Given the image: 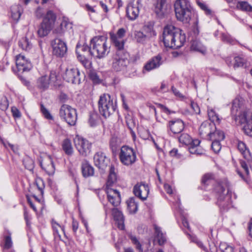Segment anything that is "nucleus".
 Segmentation results:
<instances>
[{
	"label": "nucleus",
	"instance_id": "nucleus-1",
	"mask_svg": "<svg viewBox=\"0 0 252 252\" xmlns=\"http://www.w3.org/2000/svg\"><path fill=\"white\" fill-rule=\"evenodd\" d=\"M162 40L166 47L178 48L186 41V36L182 31L172 25H167L163 29Z\"/></svg>",
	"mask_w": 252,
	"mask_h": 252
},
{
	"label": "nucleus",
	"instance_id": "nucleus-2",
	"mask_svg": "<svg viewBox=\"0 0 252 252\" xmlns=\"http://www.w3.org/2000/svg\"><path fill=\"white\" fill-rule=\"evenodd\" d=\"M107 38L103 36H94L91 40V55L97 59L106 57L110 52Z\"/></svg>",
	"mask_w": 252,
	"mask_h": 252
},
{
	"label": "nucleus",
	"instance_id": "nucleus-3",
	"mask_svg": "<svg viewBox=\"0 0 252 252\" xmlns=\"http://www.w3.org/2000/svg\"><path fill=\"white\" fill-rule=\"evenodd\" d=\"M174 9L177 20L187 23L191 18L193 8L189 0H176Z\"/></svg>",
	"mask_w": 252,
	"mask_h": 252
},
{
	"label": "nucleus",
	"instance_id": "nucleus-4",
	"mask_svg": "<svg viewBox=\"0 0 252 252\" xmlns=\"http://www.w3.org/2000/svg\"><path fill=\"white\" fill-rule=\"evenodd\" d=\"M129 55L126 50H116L111 57V67L115 71H125L129 64Z\"/></svg>",
	"mask_w": 252,
	"mask_h": 252
},
{
	"label": "nucleus",
	"instance_id": "nucleus-5",
	"mask_svg": "<svg viewBox=\"0 0 252 252\" xmlns=\"http://www.w3.org/2000/svg\"><path fill=\"white\" fill-rule=\"evenodd\" d=\"M98 106L100 113L105 118L112 115L117 107L116 101L108 94H104L100 96Z\"/></svg>",
	"mask_w": 252,
	"mask_h": 252
},
{
	"label": "nucleus",
	"instance_id": "nucleus-6",
	"mask_svg": "<svg viewBox=\"0 0 252 252\" xmlns=\"http://www.w3.org/2000/svg\"><path fill=\"white\" fill-rule=\"evenodd\" d=\"M215 189L219 194L218 205L221 209H227L231 205V195L227 183H218Z\"/></svg>",
	"mask_w": 252,
	"mask_h": 252
},
{
	"label": "nucleus",
	"instance_id": "nucleus-7",
	"mask_svg": "<svg viewBox=\"0 0 252 252\" xmlns=\"http://www.w3.org/2000/svg\"><path fill=\"white\" fill-rule=\"evenodd\" d=\"M56 19V15L52 11L47 12L37 31L40 37H44L49 34L53 27Z\"/></svg>",
	"mask_w": 252,
	"mask_h": 252
},
{
	"label": "nucleus",
	"instance_id": "nucleus-8",
	"mask_svg": "<svg viewBox=\"0 0 252 252\" xmlns=\"http://www.w3.org/2000/svg\"><path fill=\"white\" fill-rule=\"evenodd\" d=\"M180 143L189 146V150L190 154L196 155L203 154L204 151L199 146L200 141L198 139L192 140L187 133H183L179 137Z\"/></svg>",
	"mask_w": 252,
	"mask_h": 252
},
{
	"label": "nucleus",
	"instance_id": "nucleus-9",
	"mask_svg": "<svg viewBox=\"0 0 252 252\" xmlns=\"http://www.w3.org/2000/svg\"><path fill=\"white\" fill-rule=\"evenodd\" d=\"M59 115L61 118L70 126L75 125L77 119V113L75 109L71 106L63 104L60 109Z\"/></svg>",
	"mask_w": 252,
	"mask_h": 252
},
{
	"label": "nucleus",
	"instance_id": "nucleus-10",
	"mask_svg": "<svg viewBox=\"0 0 252 252\" xmlns=\"http://www.w3.org/2000/svg\"><path fill=\"white\" fill-rule=\"evenodd\" d=\"M119 156L121 162L126 166L132 165L136 160L135 151L132 148L127 146L121 147Z\"/></svg>",
	"mask_w": 252,
	"mask_h": 252
},
{
	"label": "nucleus",
	"instance_id": "nucleus-11",
	"mask_svg": "<svg viewBox=\"0 0 252 252\" xmlns=\"http://www.w3.org/2000/svg\"><path fill=\"white\" fill-rule=\"evenodd\" d=\"M243 105V100L238 98H235L232 103L231 114L235 117V120L238 118L242 124L247 123L249 121L247 112H242L241 107Z\"/></svg>",
	"mask_w": 252,
	"mask_h": 252
},
{
	"label": "nucleus",
	"instance_id": "nucleus-12",
	"mask_svg": "<svg viewBox=\"0 0 252 252\" xmlns=\"http://www.w3.org/2000/svg\"><path fill=\"white\" fill-rule=\"evenodd\" d=\"M144 30L145 33L140 31L134 32L133 39L138 44L144 45L150 38L156 35L155 31L151 26H145Z\"/></svg>",
	"mask_w": 252,
	"mask_h": 252
},
{
	"label": "nucleus",
	"instance_id": "nucleus-13",
	"mask_svg": "<svg viewBox=\"0 0 252 252\" xmlns=\"http://www.w3.org/2000/svg\"><path fill=\"white\" fill-rule=\"evenodd\" d=\"M238 149L242 155L245 160H240V164L242 168L244 170L246 173L248 175L249 171L248 167L252 166V157L249 149L243 142H239L238 143Z\"/></svg>",
	"mask_w": 252,
	"mask_h": 252
},
{
	"label": "nucleus",
	"instance_id": "nucleus-14",
	"mask_svg": "<svg viewBox=\"0 0 252 252\" xmlns=\"http://www.w3.org/2000/svg\"><path fill=\"white\" fill-rule=\"evenodd\" d=\"M74 142L76 148L81 155L86 156L91 152V144L87 139L76 136Z\"/></svg>",
	"mask_w": 252,
	"mask_h": 252
},
{
	"label": "nucleus",
	"instance_id": "nucleus-15",
	"mask_svg": "<svg viewBox=\"0 0 252 252\" xmlns=\"http://www.w3.org/2000/svg\"><path fill=\"white\" fill-rule=\"evenodd\" d=\"M53 54L57 57H63L66 53L67 48L66 43L59 38H56L51 41Z\"/></svg>",
	"mask_w": 252,
	"mask_h": 252
},
{
	"label": "nucleus",
	"instance_id": "nucleus-16",
	"mask_svg": "<svg viewBox=\"0 0 252 252\" xmlns=\"http://www.w3.org/2000/svg\"><path fill=\"white\" fill-rule=\"evenodd\" d=\"M63 78L69 83L79 84L81 82L80 72L77 68H68L63 74Z\"/></svg>",
	"mask_w": 252,
	"mask_h": 252
},
{
	"label": "nucleus",
	"instance_id": "nucleus-17",
	"mask_svg": "<svg viewBox=\"0 0 252 252\" xmlns=\"http://www.w3.org/2000/svg\"><path fill=\"white\" fill-rule=\"evenodd\" d=\"M164 62V60L162 54H158L154 56L144 65L143 72H145V71L149 72L158 68Z\"/></svg>",
	"mask_w": 252,
	"mask_h": 252
},
{
	"label": "nucleus",
	"instance_id": "nucleus-18",
	"mask_svg": "<svg viewBox=\"0 0 252 252\" xmlns=\"http://www.w3.org/2000/svg\"><path fill=\"white\" fill-rule=\"evenodd\" d=\"M56 75L55 73L51 72L49 75H43L39 77L36 81L37 88L42 91L47 89L50 84L56 80Z\"/></svg>",
	"mask_w": 252,
	"mask_h": 252
},
{
	"label": "nucleus",
	"instance_id": "nucleus-19",
	"mask_svg": "<svg viewBox=\"0 0 252 252\" xmlns=\"http://www.w3.org/2000/svg\"><path fill=\"white\" fill-rule=\"evenodd\" d=\"M94 160V165L102 170H105L110 162L109 159L105 154L101 152H98L95 154Z\"/></svg>",
	"mask_w": 252,
	"mask_h": 252
},
{
	"label": "nucleus",
	"instance_id": "nucleus-20",
	"mask_svg": "<svg viewBox=\"0 0 252 252\" xmlns=\"http://www.w3.org/2000/svg\"><path fill=\"white\" fill-rule=\"evenodd\" d=\"M133 193L141 200H146L149 193V187L143 183H137L133 188Z\"/></svg>",
	"mask_w": 252,
	"mask_h": 252
},
{
	"label": "nucleus",
	"instance_id": "nucleus-21",
	"mask_svg": "<svg viewBox=\"0 0 252 252\" xmlns=\"http://www.w3.org/2000/svg\"><path fill=\"white\" fill-rule=\"evenodd\" d=\"M15 62L19 72L28 71L32 68L31 63L26 59L24 55L19 54L16 56Z\"/></svg>",
	"mask_w": 252,
	"mask_h": 252
},
{
	"label": "nucleus",
	"instance_id": "nucleus-22",
	"mask_svg": "<svg viewBox=\"0 0 252 252\" xmlns=\"http://www.w3.org/2000/svg\"><path fill=\"white\" fill-rule=\"evenodd\" d=\"M234 62L230 57L226 59V63L229 66H232L234 69L239 67L246 68L249 66V63L246 59L240 56H236L233 59Z\"/></svg>",
	"mask_w": 252,
	"mask_h": 252
},
{
	"label": "nucleus",
	"instance_id": "nucleus-23",
	"mask_svg": "<svg viewBox=\"0 0 252 252\" xmlns=\"http://www.w3.org/2000/svg\"><path fill=\"white\" fill-rule=\"evenodd\" d=\"M106 193L108 201L114 207L118 206L121 203V198L120 192L116 189L107 188Z\"/></svg>",
	"mask_w": 252,
	"mask_h": 252
},
{
	"label": "nucleus",
	"instance_id": "nucleus-24",
	"mask_svg": "<svg viewBox=\"0 0 252 252\" xmlns=\"http://www.w3.org/2000/svg\"><path fill=\"white\" fill-rule=\"evenodd\" d=\"M215 129L216 126L215 123L206 121L201 124L199 127V132L201 136L207 137L208 138L212 131H213Z\"/></svg>",
	"mask_w": 252,
	"mask_h": 252
},
{
	"label": "nucleus",
	"instance_id": "nucleus-25",
	"mask_svg": "<svg viewBox=\"0 0 252 252\" xmlns=\"http://www.w3.org/2000/svg\"><path fill=\"white\" fill-rule=\"evenodd\" d=\"M40 165L49 175H52L54 174L55 167L50 156H47L43 159L40 162Z\"/></svg>",
	"mask_w": 252,
	"mask_h": 252
},
{
	"label": "nucleus",
	"instance_id": "nucleus-26",
	"mask_svg": "<svg viewBox=\"0 0 252 252\" xmlns=\"http://www.w3.org/2000/svg\"><path fill=\"white\" fill-rule=\"evenodd\" d=\"M154 11L158 18H163L167 12L166 0H157L154 6Z\"/></svg>",
	"mask_w": 252,
	"mask_h": 252
},
{
	"label": "nucleus",
	"instance_id": "nucleus-27",
	"mask_svg": "<svg viewBox=\"0 0 252 252\" xmlns=\"http://www.w3.org/2000/svg\"><path fill=\"white\" fill-rule=\"evenodd\" d=\"M111 211L112 215L117 224L118 227L121 230L124 229V217L122 212L116 208H113Z\"/></svg>",
	"mask_w": 252,
	"mask_h": 252
},
{
	"label": "nucleus",
	"instance_id": "nucleus-28",
	"mask_svg": "<svg viewBox=\"0 0 252 252\" xmlns=\"http://www.w3.org/2000/svg\"><path fill=\"white\" fill-rule=\"evenodd\" d=\"M126 12L127 17L129 20H134L139 15L138 6L133 2H130L127 6Z\"/></svg>",
	"mask_w": 252,
	"mask_h": 252
},
{
	"label": "nucleus",
	"instance_id": "nucleus-29",
	"mask_svg": "<svg viewBox=\"0 0 252 252\" xmlns=\"http://www.w3.org/2000/svg\"><path fill=\"white\" fill-rule=\"evenodd\" d=\"M168 126L174 133H179L184 128V124L180 119H176L169 122Z\"/></svg>",
	"mask_w": 252,
	"mask_h": 252
},
{
	"label": "nucleus",
	"instance_id": "nucleus-30",
	"mask_svg": "<svg viewBox=\"0 0 252 252\" xmlns=\"http://www.w3.org/2000/svg\"><path fill=\"white\" fill-rule=\"evenodd\" d=\"M110 39L112 43L116 48V50H125L124 48L125 41L124 39L115 36L113 33H110Z\"/></svg>",
	"mask_w": 252,
	"mask_h": 252
},
{
	"label": "nucleus",
	"instance_id": "nucleus-31",
	"mask_svg": "<svg viewBox=\"0 0 252 252\" xmlns=\"http://www.w3.org/2000/svg\"><path fill=\"white\" fill-rule=\"evenodd\" d=\"M154 228L155 230L156 238L158 240L159 245L161 246L164 244L166 242V237L165 234L163 233L161 228L156 225H155Z\"/></svg>",
	"mask_w": 252,
	"mask_h": 252
},
{
	"label": "nucleus",
	"instance_id": "nucleus-32",
	"mask_svg": "<svg viewBox=\"0 0 252 252\" xmlns=\"http://www.w3.org/2000/svg\"><path fill=\"white\" fill-rule=\"evenodd\" d=\"M81 169L84 177L92 176L94 174V168L87 162L82 163Z\"/></svg>",
	"mask_w": 252,
	"mask_h": 252
},
{
	"label": "nucleus",
	"instance_id": "nucleus-33",
	"mask_svg": "<svg viewBox=\"0 0 252 252\" xmlns=\"http://www.w3.org/2000/svg\"><path fill=\"white\" fill-rule=\"evenodd\" d=\"M11 233L7 231L3 236V243L1 245L3 250H9L12 248L13 242L11 239Z\"/></svg>",
	"mask_w": 252,
	"mask_h": 252
},
{
	"label": "nucleus",
	"instance_id": "nucleus-34",
	"mask_svg": "<svg viewBox=\"0 0 252 252\" xmlns=\"http://www.w3.org/2000/svg\"><path fill=\"white\" fill-rule=\"evenodd\" d=\"M225 136L223 132L220 130L216 129L212 131L209 137L208 138L212 141H220L224 139Z\"/></svg>",
	"mask_w": 252,
	"mask_h": 252
},
{
	"label": "nucleus",
	"instance_id": "nucleus-35",
	"mask_svg": "<svg viewBox=\"0 0 252 252\" xmlns=\"http://www.w3.org/2000/svg\"><path fill=\"white\" fill-rule=\"evenodd\" d=\"M62 148L66 155L70 156L73 154V149L71 142L69 139H65L63 141Z\"/></svg>",
	"mask_w": 252,
	"mask_h": 252
},
{
	"label": "nucleus",
	"instance_id": "nucleus-36",
	"mask_svg": "<svg viewBox=\"0 0 252 252\" xmlns=\"http://www.w3.org/2000/svg\"><path fill=\"white\" fill-rule=\"evenodd\" d=\"M21 6L19 5H14L11 7V17L15 21L17 22L20 18Z\"/></svg>",
	"mask_w": 252,
	"mask_h": 252
},
{
	"label": "nucleus",
	"instance_id": "nucleus-37",
	"mask_svg": "<svg viewBox=\"0 0 252 252\" xmlns=\"http://www.w3.org/2000/svg\"><path fill=\"white\" fill-rule=\"evenodd\" d=\"M190 48L192 50L197 51L202 54H204L206 51L205 47L200 41L196 40L192 41Z\"/></svg>",
	"mask_w": 252,
	"mask_h": 252
},
{
	"label": "nucleus",
	"instance_id": "nucleus-38",
	"mask_svg": "<svg viewBox=\"0 0 252 252\" xmlns=\"http://www.w3.org/2000/svg\"><path fill=\"white\" fill-rule=\"evenodd\" d=\"M19 46L23 50L29 51L32 47V43L27 37H24L19 41Z\"/></svg>",
	"mask_w": 252,
	"mask_h": 252
},
{
	"label": "nucleus",
	"instance_id": "nucleus-39",
	"mask_svg": "<svg viewBox=\"0 0 252 252\" xmlns=\"http://www.w3.org/2000/svg\"><path fill=\"white\" fill-rule=\"evenodd\" d=\"M236 8L243 11L252 12V6L246 1H238L236 4Z\"/></svg>",
	"mask_w": 252,
	"mask_h": 252
},
{
	"label": "nucleus",
	"instance_id": "nucleus-40",
	"mask_svg": "<svg viewBox=\"0 0 252 252\" xmlns=\"http://www.w3.org/2000/svg\"><path fill=\"white\" fill-rule=\"evenodd\" d=\"M117 180V174L114 166L111 165L109 170V174L107 180V186H111Z\"/></svg>",
	"mask_w": 252,
	"mask_h": 252
},
{
	"label": "nucleus",
	"instance_id": "nucleus-41",
	"mask_svg": "<svg viewBox=\"0 0 252 252\" xmlns=\"http://www.w3.org/2000/svg\"><path fill=\"white\" fill-rule=\"evenodd\" d=\"M127 208L131 213H135L138 209V204L134 198H130L127 201Z\"/></svg>",
	"mask_w": 252,
	"mask_h": 252
},
{
	"label": "nucleus",
	"instance_id": "nucleus-42",
	"mask_svg": "<svg viewBox=\"0 0 252 252\" xmlns=\"http://www.w3.org/2000/svg\"><path fill=\"white\" fill-rule=\"evenodd\" d=\"M91 42L90 43V46H88L87 45H83V46L79 45L78 44L76 46V52L78 55V58H82V55L80 54V51H82L84 52H88L91 55Z\"/></svg>",
	"mask_w": 252,
	"mask_h": 252
},
{
	"label": "nucleus",
	"instance_id": "nucleus-43",
	"mask_svg": "<svg viewBox=\"0 0 252 252\" xmlns=\"http://www.w3.org/2000/svg\"><path fill=\"white\" fill-rule=\"evenodd\" d=\"M99 120V116L95 112L90 113L89 119V123L91 126H94Z\"/></svg>",
	"mask_w": 252,
	"mask_h": 252
},
{
	"label": "nucleus",
	"instance_id": "nucleus-44",
	"mask_svg": "<svg viewBox=\"0 0 252 252\" xmlns=\"http://www.w3.org/2000/svg\"><path fill=\"white\" fill-rule=\"evenodd\" d=\"M120 143L119 138L116 135H113L109 141V145L111 149L114 151L115 150L117 147Z\"/></svg>",
	"mask_w": 252,
	"mask_h": 252
},
{
	"label": "nucleus",
	"instance_id": "nucleus-45",
	"mask_svg": "<svg viewBox=\"0 0 252 252\" xmlns=\"http://www.w3.org/2000/svg\"><path fill=\"white\" fill-rule=\"evenodd\" d=\"M208 115L211 123L218 122L220 123V119L219 116L216 113V112L213 109L208 110Z\"/></svg>",
	"mask_w": 252,
	"mask_h": 252
},
{
	"label": "nucleus",
	"instance_id": "nucleus-46",
	"mask_svg": "<svg viewBox=\"0 0 252 252\" xmlns=\"http://www.w3.org/2000/svg\"><path fill=\"white\" fill-rule=\"evenodd\" d=\"M8 107V102L5 96H0V109L2 111L6 110Z\"/></svg>",
	"mask_w": 252,
	"mask_h": 252
},
{
	"label": "nucleus",
	"instance_id": "nucleus-47",
	"mask_svg": "<svg viewBox=\"0 0 252 252\" xmlns=\"http://www.w3.org/2000/svg\"><path fill=\"white\" fill-rule=\"evenodd\" d=\"M52 227H53L54 232L57 234V235L59 237H60L61 236L59 234V232H58V228H61L62 231L63 232L64 235H65V231H64V227L63 226H61L59 223H58L56 221H55L53 220H52Z\"/></svg>",
	"mask_w": 252,
	"mask_h": 252
},
{
	"label": "nucleus",
	"instance_id": "nucleus-48",
	"mask_svg": "<svg viewBox=\"0 0 252 252\" xmlns=\"http://www.w3.org/2000/svg\"><path fill=\"white\" fill-rule=\"evenodd\" d=\"M220 248L222 252H233V248L226 243H221Z\"/></svg>",
	"mask_w": 252,
	"mask_h": 252
},
{
	"label": "nucleus",
	"instance_id": "nucleus-49",
	"mask_svg": "<svg viewBox=\"0 0 252 252\" xmlns=\"http://www.w3.org/2000/svg\"><path fill=\"white\" fill-rule=\"evenodd\" d=\"M23 163L25 167L29 170H31L33 167V161L29 158L24 159Z\"/></svg>",
	"mask_w": 252,
	"mask_h": 252
},
{
	"label": "nucleus",
	"instance_id": "nucleus-50",
	"mask_svg": "<svg viewBox=\"0 0 252 252\" xmlns=\"http://www.w3.org/2000/svg\"><path fill=\"white\" fill-rule=\"evenodd\" d=\"M126 123L128 128L131 130V132H133L132 129L136 126V124L133 119L131 117L126 118Z\"/></svg>",
	"mask_w": 252,
	"mask_h": 252
},
{
	"label": "nucleus",
	"instance_id": "nucleus-51",
	"mask_svg": "<svg viewBox=\"0 0 252 252\" xmlns=\"http://www.w3.org/2000/svg\"><path fill=\"white\" fill-rule=\"evenodd\" d=\"M211 147L212 150L215 153H218L221 149V145L220 143V141H212Z\"/></svg>",
	"mask_w": 252,
	"mask_h": 252
},
{
	"label": "nucleus",
	"instance_id": "nucleus-52",
	"mask_svg": "<svg viewBox=\"0 0 252 252\" xmlns=\"http://www.w3.org/2000/svg\"><path fill=\"white\" fill-rule=\"evenodd\" d=\"M130 239L131 240L132 243L136 246V249H138L140 252H142L143 250L142 246L136 237L134 236L131 235L130 236Z\"/></svg>",
	"mask_w": 252,
	"mask_h": 252
},
{
	"label": "nucleus",
	"instance_id": "nucleus-53",
	"mask_svg": "<svg viewBox=\"0 0 252 252\" xmlns=\"http://www.w3.org/2000/svg\"><path fill=\"white\" fill-rule=\"evenodd\" d=\"M41 111L44 117L48 120H52L53 117L49 112V111L43 105H41Z\"/></svg>",
	"mask_w": 252,
	"mask_h": 252
},
{
	"label": "nucleus",
	"instance_id": "nucleus-54",
	"mask_svg": "<svg viewBox=\"0 0 252 252\" xmlns=\"http://www.w3.org/2000/svg\"><path fill=\"white\" fill-rule=\"evenodd\" d=\"M41 111L44 117L48 120H52L53 117L49 112V111L43 105H41Z\"/></svg>",
	"mask_w": 252,
	"mask_h": 252
},
{
	"label": "nucleus",
	"instance_id": "nucleus-55",
	"mask_svg": "<svg viewBox=\"0 0 252 252\" xmlns=\"http://www.w3.org/2000/svg\"><path fill=\"white\" fill-rule=\"evenodd\" d=\"M213 179V175L210 173L205 174L202 179V183L204 184H208Z\"/></svg>",
	"mask_w": 252,
	"mask_h": 252
},
{
	"label": "nucleus",
	"instance_id": "nucleus-56",
	"mask_svg": "<svg viewBox=\"0 0 252 252\" xmlns=\"http://www.w3.org/2000/svg\"><path fill=\"white\" fill-rule=\"evenodd\" d=\"M197 4L201 9L205 12L206 14L209 15L211 14V10L208 8L207 5L201 1H197Z\"/></svg>",
	"mask_w": 252,
	"mask_h": 252
},
{
	"label": "nucleus",
	"instance_id": "nucleus-57",
	"mask_svg": "<svg viewBox=\"0 0 252 252\" xmlns=\"http://www.w3.org/2000/svg\"><path fill=\"white\" fill-rule=\"evenodd\" d=\"M36 186L41 194L43 193V188L44 187L43 182L41 179H38L35 181Z\"/></svg>",
	"mask_w": 252,
	"mask_h": 252
},
{
	"label": "nucleus",
	"instance_id": "nucleus-58",
	"mask_svg": "<svg viewBox=\"0 0 252 252\" xmlns=\"http://www.w3.org/2000/svg\"><path fill=\"white\" fill-rule=\"evenodd\" d=\"M80 60L83 65L86 68H90L91 67V62L82 56V58H78Z\"/></svg>",
	"mask_w": 252,
	"mask_h": 252
},
{
	"label": "nucleus",
	"instance_id": "nucleus-59",
	"mask_svg": "<svg viewBox=\"0 0 252 252\" xmlns=\"http://www.w3.org/2000/svg\"><path fill=\"white\" fill-rule=\"evenodd\" d=\"M3 143L5 148H8V147H9L14 153H18V148L16 146L10 144L8 142H3Z\"/></svg>",
	"mask_w": 252,
	"mask_h": 252
},
{
	"label": "nucleus",
	"instance_id": "nucleus-60",
	"mask_svg": "<svg viewBox=\"0 0 252 252\" xmlns=\"http://www.w3.org/2000/svg\"><path fill=\"white\" fill-rule=\"evenodd\" d=\"M11 112L15 119L20 118L21 117V112L16 107L11 108Z\"/></svg>",
	"mask_w": 252,
	"mask_h": 252
},
{
	"label": "nucleus",
	"instance_id": "nucleus-61",
	"mask_svg": "<svg viewBox=\"0 0 252 252\" xmlns=\"http://www.w3.org/2000/svg\"><path fill=\"white\" fill-rule=\"evenodd\" d=\"M190 107L192 110V113L198 114L200 113V108L197 103L191 101L190 103Z\"/></svg>",
	"mask_w": 252,
	"mask_h": 252
},
{
	"label": "nucleus",
	"instance_id": "nucleus-62",
	"mask_svg": "<svg viewBox=\"0 0 252 252\" xmlns=\"http://www.w3.org/2000/svg\"><path fill=\"white\" fill-rule=\"evenodd\" d=\"M221 38L222 41L227 43H231L233 41L232 38L229 35L225 33H222Z\"/></svg>",
	"mask_w": 252,
	"mask_h": 252
},
{
	"label": "nucleus",
	"instance_id": "nucleus-63",
	"mask_svg": "<svg viewBox=\"0 0 252 252\" xmlns=\"http://www.w3.org/2000/svg\"><path fill=\"white\" fill-rule=\"evenodd\" d=\"M126 33V29L122 28L119 29L118 30L117 33H115V36H117L118 37H121V38L124 39L123 38L125 36Z\"/></svg>",
	"mask_w": 252,
	"mask_h": 252
},
{
	"label": "nucleus",
	"instance_id": "nucleus-64",
	"mask_svg": "<svg viewBox=\"0 0 252 252\" xmlns=\"http://www.w3.org/2000/svg\"><path fill=\"white\" fill-rule=\"evenodd\" d=\"M158 106L161 109V110L163 112H164V113H165L167 114H170L171 113H175L174 111L170 110L167 107H166V106H165L161 104H158Z\"/></svg>",
	"mask_w": 252,
	"mask_h": 252
}]
</instances>
